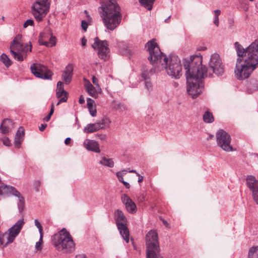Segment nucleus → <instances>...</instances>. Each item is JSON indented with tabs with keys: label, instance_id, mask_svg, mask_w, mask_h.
<instances>
[{
	"label": "nucleus",
	"instance_id": "1",
	"mask_svg": "<svg viewBox=\"0 0 258 258\" xmlns=\"http://www.w3.org/2000/svg\"><path fill=\"white\" fill-rule=\"evenodd\" d=\"M237 58L234 76L238 80L247 79L258 67V39L244 48L238 42L234 43Z\"/></svg>",
	"mask_w": 258,
	"mask_h": 258
},
{
	"label": "nucleus",
	"instance_id": "2",
	"mask_svg": "<svg viewBox=\"0 0 258 258\" xmlns=\"http://www.w3.org/2000/svg\"><path fill=\"white\" fill-rule=\"evenodd\" d=\"M149 52L148 59L155 68L154 72L165 69L167 74L175 79H179L182 75L180 60L176 55L168 58L160 50L157 43L152 40L146 44Z\"/></svg>",
	"mask_w": 258,
	"mask_h": 258
},
{
	"label": "nucleus",
	"instance_id": "3",
	"mask_svg": "<svg viewBox=\"0 0 258 258\" xmlns=\"http://www.w3.org/2000/svg\"><path fill=\"white\" fill-rule=\"evenodd\" d=\"M187 82V92L195 98L200 94L203 88L202 81L205 77V72L201 70V58L196 57L192 62L183 60Z\"/></svg>",
	"mask_w": 258,
	"mask_h": 258
},
{
	"label": "nucleus",
	"instance_id": "4",
	"mask_svg": "<svg viewBox=\"0 0 258 258\" xmlns=\"http://www.w3.org/2000/svg\"><path fill=\"white\" fill-rule=\"evenodd\" d=\"M196 57L201 58V70L205 72V77H212L213 74L218 76H222L224 73V68L222 60L218 53H213L211 55L209 61L208 69L202 64V56L201 55L191 56L189 58H185L184 60H189L192 62Z\"/></svg>",
	"mask_w": 258,
	"mask_h": 258
},
{
	"label": "nucleus",
	"instance_id": "5",
	"mask_svg": "<svg viewBox=\"0 0 258 258\" xmlns=\"http://www.w3.org/2000/svg\"><path fill=\"white\" fill-rule=\"evenodd\" d=\"M52 243L57 250L63 252L70 253L75 250V244L73 238L64 228L52 237Z\"/></svg>",
	"mask_w": 258,
	"mask_h": 258
},
{
	"label": "nucleus",
	"instance_id": "6",
	"mask_svg": "<svg viewBox=\"0 0 258 258\" xmlns=\"http://www.w3.org/2000/svg\"><path fill=\"white\" fill-rule=\"evenodd\" d=\"M120 10L119 7L115 6L113 4L103 8L101 17L108 29L112 31L119 25L121 20Z\"/></svg>",
	"mask_w": 258,
	"mask_h": 258
},
{
	"label": "nucleus",
	"instance_id": "7",
	"mask_svg": "<svg viewBox=\"0 0 258 258\" xmlns=\"http://www.w3.org/2000/svg\"><path fill=\"white\" fill-rule=\"evenodd\" d=\"M147 258H159V242L158 234L151 230L146 236Z\"/></svg>",
	"mask_w": 258,
	"mask_h": 258
},
{
	"label": "nucleus",
	"instance_id": "8",
	"mask_svg": "<svg viewBox=\"0 0 258 258\" xmlns=\"http://www.w3.org/2000/svg\"><path fill=\"white\" fill-rule=\"evenodd\" d=\"M24 224L23 219L19 220L12 227L5 233L0 235V244L4 246H7L12 243L15 238L19 234Z\"/></svg>",
	"mask_w": 258,
	"mask_h": 258
},
{
	"label": "nucleus",
	"instance_id": "9",
	"mask_svg": "<svg viewBox=\"0 0 258 258\" xmlns=\"http://www.w3.org/2000/svg\"><path fill=\"white\" fill-rule=\"evenodd\" d=\"M31 51V45H24L17 40V38L14 39L10 45L11 53L15 59L19 61H23L26 56V53Z\"/></svg>",
	"mask_w": 258,
	"mask_h": 258
},
{
	"label": "nucleus",
	"instance_id": "10",
	"mask_svg": "<svg viewBox=\"0 0 258 258\" xmlns=\"http://www.w3.org/2000/svg\"><path fill=\"white\" fill-rule=\"evenodd\" d=\"M49 0H37L31 6L32 13L35 19L40 22L45 17L49 11Z\"/></svg>",
	"mask_w": 258,
	"mask_h": 258
},
{
	"label": "nucleus",
	"instance_id": "11",
	"mask_svg": "<svg viewBox=\"0 0 258 258\" xmlns=\"http://www.w3.org/2000/svg\"><path fill=\"white\" fill-rule=\"evenodd\" d=\"M116 224L119 233L126 243L129 242L130 233L125 224L126 219L122 212L117 210L115 213Z\"/></svg>",
	"mask_w": 258,
	"mask_h": 258
},
{
	"label": "nucleus",
	"instance_id": "12",
	"mask_svg": "<svg viewBox=\"0 0 258 258\" xmlns=\"http://www.w3.org/2000/svg\"><path fill=\"white\" fill-rule=\"evenodd\" d=\"M216 138L218 145L223 150L226 152L233 151V149L230 145V136L225 131L222 130H219L216 134Z\"/></svg>",
	"mask_w": 258,
	"mask_h": 258
},
{
	"label": "nucleus",
	"instance_id": "13",
	"mask_svg": "<svg viewBox=\"0 0 258 258\" xmlns=\"http://www.w3.org/2000/svg\"><path fill=\"white\" fill-rule=\"evenodd\" d=\"M31 72L36 77L51 80L52 73L45 66L40 63H33L30 67Z\"/></svg>",
	"mask_w": 258,
	"mask_h": 258
},
{
	"label": "nucleus",
	"instance_id": "14",
	"mask_svg": "<svg viewBox=\"0 0 258 258\" xmlns=\"http://www.w3.org/2000/svg\"><path fill=\"white\" fill-rule=\"evenodd\" d=\"M92 47L98 50V54L100 58L104 60L108 58L109 49L107 41H100L98 37H96L94 39V43L92 44Z\"/></svg>",
	"mask_w": 258,
	"mask_h": 258
},
{
	"label": "nucleus",
	"instance_id": "15",
	"mask_svg": "<svg viewBox=\"0 0 258 258\" xmlns=\"http://www.w3.org/2000/svg\"><path fill=\"white\" fill-rule=\"evenodd\" d=\"M246 185L252 192L253 199L258 205V180L252 175H248L246 177Z\"/></svg>",
	"mask_w": 258,
	"mask_h": 258
},
{
	"label": "nucleus",
	"instance_id": "16",
	"mask_svg": "<svg viewBox=\"0 0 258 258\" xmlns=\"http://www.w3.org/2000/svg\"><path fill=\"white\" fill-rule=\"evenodd\" d=\"M56 96L57 98L59 99V100L56 103V105H59L62 102L67 101L68 95L64 90L63 83L61 81H58L57 83Z\"/></svg>",
	"mask_w": 258,
	"mask_h": 258
},
{
	"label": "nucleus",
	"instance_id": "17",
	"mask_svg": "<svg viewBox=\"0 0 258 258\" xmlns=\"http://www.w3.org/2000/svg\"><path fill=\"white\" fill-rule=\"evenodd\" d=\"M121 201L125 205L127 211L133 213L136 211V205L133 200L126 195L123 194L121 196Z\"/></svg>",
	"mask_w": 258,
	"mask_h": 258
},
{
	"label": "nucleus",
	"instance_id": "18",
	"mask_svg": "<svg viewBox=\"0 0 258 258\" xmlns=\"http://www.w3.org/2000/svg\"><path fill=\"white\" fill-rule=\"evenodd\" d=\"M84 147L88 151L95 153H100L99 144L97 142L89 139H86L83 143Z\"/></svg>",
	"mask_w": 258,
	"mask_h": 258
},
{
	"label": "nucleus",
	"instance_id": "19",
	"mask_svg": "<svg viewBox=\"0 0 258 258\" xmlns=\"http://www.w3.org/2000/svg\"><path fill=\"white\" fill-rule=\"evenodd\" d=\"M73 73V66L71 64H68L62 72L61 76L62 80L66 84H68L71 82L72 79Z\"/></svg>",
	"mask_w": 258,
	"mask_h": 258
},
{
	"label": "nucleus",
	"instance_id": "20",
	"mask_svg": "<svg viewBox=\"0 0 258 258\" xmlns=\"http://www.w3.org/2000/svg\"><path fill=\"white\" fill-rule=\"evenodd\" d=\"M14 128V123L9 119H4L0 126L1 132L3 134H7L12 131Z\"/></svg>",
	"mask_w": 258,
	"mask_h": 258
},
{
	"label": "nucleus",
	"instance_id": "21",
	"mask_svg": "<svg viewBox=\"0 0 258 258\" xmlns=\"http://www.w3.org/2000/svg\"><path fill=\"white\" fill-rule=\"evenodd\" d=\"M24 131L23 127H20L16 134L14 145L17 148H19L23 140Z\"/></svg>",
	"mask_w": 258,
	"mask_h": 258
},
{
	"label": "nucleus",
	"instance_id": "22",
	"mask_svg": "<svg viewBox=\"0 0 258 258\" xmlns=\"http://www.w3.org/2000/svg\"><path fill=\"white\" fill-rule=\"evenodd\" d=\"M99 126L97 121L94 123H89L84 127L83 131L87 134L93 133L100 130Z\"/></svg>",
	"mask_w": 258,
	"mask_h": 258
},
{
	"label": "nucleus",
	"instance_id": "23",
	"mask_svg": "<svg viewBox=\"0 0 258 258\" xmlns=\"http://www.w3.org/2000/svg\"><path fill=\"white\" fill-rule=\"evenodd\" d=\"M85 89L89 95L92 97L96 98L98 97V91L90 82L85 84Z\"/></svg>",
	"mask_w": 258,
	"mask_h": 258
},
{
	"label": "nucleus",
	"instance_id": "24",
	"mask_svg": "<svg viewBox=\"0 0 258 258\" xmlns=\"http://www.w3.org/2000/svg\"><path fill=\"white\" fill-rule=\"evenodd\" d=\"M258 90V83L255 79H251L247 84V91L250 93H253Z\"/></svg>",
	"mask_w": 258,
	"mask_h": 258
},
{
	"label": "nucleus",
	"instance_id": "25",
	"mask_svg": "<svg viewBox=\"0 0 258 258\" xmlns=\"http://www.w3.org/2000/svg\"><path fill=\"white\" fill-rule=\"evenodd\" d=\"M100 130L104 129L105 128H109L110 124L111 123V120L107 116H104L101 120L97 121Z\"/></svg>",
	"mask_w": 258,
	"mask_h": 258
},
{
	"label": "nucleus",
	"instance_id": "26",
	"mask_svg": "<svg viewBox=\"0 0 258 258\" xmlns=\"http://www.w3.org/2000/svg\"><path fill=\"white\" fill-rule=\"evenodd\" d=\"M94 102V101L90 98L87 99V107L90 114L93 117L96 116L97 113L96 107L93 105Z\"/></svg>",
	"mask_w": 258,
	"mask_h": 258
},
{
	"label": "nucleus",
	"instance_id": "27",
	"mask_svg": "<svg viewBox=\"0 0 258 258\" xmlns=\"http://www.w3.org/2000/svg\"><path fill=\"white\" fill-rule=\"evenodd\" d=\"M56 44V38L52 35L51 33H50L49 37L47 40L42 42V45H45L47 47H52Z\"/></svg>",
	"mask_w": 258,
	"mask_h": 258
},
{
	"label": "nucleus",
	"instance_id": "28",
	"mask_svg": "<svg viewBox=\"0 0 258 258\" xmlns=\"http://www.w3.org/2000/svg\"><path fill=\"white\" fill-rule=\"evenodd\" d=\"M99 163L103 166L112 168L114 166V162L111 158H107L105 157H103L101 158L99 161Z\"/></svg>",
	"mask_w": 258,
	"mask_h": 258
},
{
	"label": "nucleus",
	"instance_id": "29",
	"mask_svg": "<svg viewBox=\"0 0 258 258\" xmlns=\"http://www.w3.org/2000/svg\"><path fill=\"white\" fill-rule=\"evenodd\" d=\"M156 0H139L140 4L148 10H151Z\"/></svg>",
	"mask_w": 258,
	"mask_h": 258
},
{
	"label": "nucleus",
	"instance_id": "30",
	"mask_svg": "<svg viewBox=\"0 0 258 258\" xmlns=\"http://www.w3.org/2000/svg\"><path fill=\"white\" fill-rule=\"evenodd\" d=\"M50 33V31L49 29H46L44 32H42L40 33L38 41L40 45H42V42L48 38Z\"/></svg>",
	"mask_w": 258,
	"mask_h": 258
},
{
	"label": "nucleus",
	"instance_id": "31",
	"mask_svg": "<svg viewBox=\"0 0 258 258\" xmlns=\"http://www.w3.org/2000/svg\"><path fill=\"white\" fill-rule=\"evenodd\" d=\"M248 258H258V246H252L249 249Z\"/></svg>",
	"mask_w": 258,
	"mask_h": 258
},
{
	"label": "nucleus",
	"instance_id": "32",
	"mask_svg": "<svg viewBox=\"0 0 258 258\" xmlns=\"http://www.w3.org/2000/svg\"><path fill=\"white\" fill-rule=\"evenodd\" d=\"M203 118L204 121L206 123H211L214 121V117L210 112L207 111L203 115Z\"/></svg>",
	"mask_w": 258,
	"mask_h": 258
},
{
	"label": "nucleus",
	"instance_id": "33",
	"mask_svg": "<svg viewBox=\"0 0 258 258\" xmlns=\"http://www.w3.org/2000/svg\"><path fill=\"white\" fill-rule=\"evenodd\" d=\"M0 60L7 68L9 67L12 64L11 60L5 53H3L1 55Z\"/></svg>",
	"mask_w": 258,
	"mask_h": 258
},
{
	"label": "nucleus",
	"instance_id": "34",
	"mask_svg": "<svg viewBox=\"0 0 258 258\" xmlns=\"http://www.w3.org/2000/svg\"><path fill=\"white\" fill-rule=\"evenodd\" d=\"M213 13H214V16L213 23L217 27H218L219 25V16L220 15V14L221 13V10H216L213 11Z\"/></svg>",
	"mask_w": 258,
	"mask_h": 258
},
{
	"label": "nucleus",
	"instance_id": "35",
	"mask_svg": "<svg viewBox=\"0 0 258 258\" xmlns=\"http://www.w3.org/2000/svg\"><path fill=\"white\" fill-rule=\"evenodd\" d=\"M9 194L18 198L21 196L20 193L14 187L12 186H8V194Z\"/></svg>",
	"mask_w": 258,
	"mask_h": 258
},
{
	"label": "nucleus",
	"instance_id": "36",
	"mask_svg": "<svg viewBox=\"0 0 258 258\" xmlns=\"http://www.w3.org/2000/svg\"><path fill=\"white\" fill-rule=\"evenodd\" d=\"M136 198L139 202H143L146 200V194L145 192H140Z\"/></svg>",
	"mask_w": 258,
	"mask_h": 258
},
{
	"label": "nucleus",
	"instance_id": "37",
	"mask_svg": "<svg viewBox=\"0 0 258 258\" xmlns=\"http://www.w3.org/2000/svg\"><path fill=\"white\" fill-rule=\"evenodd\" d=\"M19 198V202L18 203V208L20 211H22L24 207V200L23 197L20 196Z\"/></svg>",
	"mask_w": 258,
	"mask_h": 258
},
{
	"label": "nucleus",
	"instance_id": "38",
	"mask_svg": "<svg viewBox=\"0 0 258 258\" xmlns=\"http://www.w3.org/2000/svg\"><path fill=\"white\" fill-rule=\"evenodd\" d=\"M145 86L147 91L150 93L153 90V86L152 83L148 80L145 81Z\"/></svg>",
	"mask_w": 258,
	"mask_h": 258
},
{
	"label": "nucleus",
	"instance_id": "39",
	"mask_svg": "<svg viewBox=\"0 0 258 258\" xmlns=\"http://www.w3.org/2000/svg\"><path fill=\"white\" fill-rule=\"evenodd\" d=\"M126 170H124L121 171H118L116 172V175L118 177L119 181L122 182V181H123V175L126 174Z\"/></svg>",
	"mask_w": 258,
	"mask_h": 258
},
{
	"label": "nucleus",
	"instance_id": "40",
	"mask_svg": "<svg viewBox=\"0 0 258 258\" xmlns=\"http://www.w3.org/2000/svg\"><path fill=\"white\" fill-rule=\"evenodd\" d=\"M141 76L145 81L148 80L150 78L148 72L145 70L142 71Z\"/></svg>",
	"mask_w": 258,
	"mask_h": 258
},
{
	"label": "nucleus",
	"instance_id": "41",
	"mask_svg": "<svg viewBox=\"0 0 258 258\" xmlns=\"http://www.w3.org/2000/svg\"><path fill=\"white\" fill-rule=\"evenodd\" d=\"M34 24V21L32 19H28L26 20L23 24V27L24 28H27L29 26H33Z\"/></svg>",
	"mask_w": 258,
	"mask_h": 258
},
{
	"label": "nucleus",
	"instance_id": "42",
	"mask_svg": "<svg viewBox=\"0 0 258 258\" xmlns=\"http://www.w3.org/2000/svg\"><path fill=\"white\" fill-rule=\"evenodd\" d=\"M34 222H35V226L38 228V229L39 230V233H42L43 229H42V227L41 224L40 223V222L37 219L35 220Z\"/></svg>",
	"mask_w": 258,
	"mask_h": 258
},
{
	"label": "nucleus",
	"instance_id": "43",
	"mask_svg": "<svg viewBox=\"0 0 258 258\" xmlns=\"http://www.w3.org/2000/svg\"><path fill=\"white\" fill-rule=\"evenodd\" d=\"M3 144L6 146H9L11 144L10 141L8 138L4 137L1 139Z\"/></svg>",
	"mask_w": 258,
	"mask_h": 258
},
{
	"label": "nucleus",
	"instance_id": "44",
	"mask_svg": "<svg viewBox=\"0 0 258 258\" xmlns=\"http://www.w3.org/2000/svg\"><path fill=\"white\" fill-rule=\"evenodd\" d=\"M121 53L124 55H130L131 54V51L128 46H125V50L123 49L121 50Z\"/></svg>",
	"mask_w": 258,
	"mask_h": 258
},
{
	"label": "nucleus",
	"instance_id": "45",
	"mask_svg": "<svg viewBox=\"0 0 258 258\" xmlns=\"http://www.w3.org/2000/svg\"><path fill=\"white\" fill-rule=\"evenodd\" d=\"M88 23L85 20H82L81 22V26L82 29L86 31L88 28Z\"/></svg>",
	"mask_w": 258,
	"mask_h": 258
},
{
	"label": "nucleus",
	"instance_id": "46",
	"mask_svg": "<svg viewBox=\"0 0 258 258\" xmlns=\"http://www.w3.org/2000/svg\"><path fill=\"white\" fill-rule=\"evenodd\" d=\"M111 4H113L115 6L119 7L117 4L115 2V0H108L105 7H109Z\"/></svg>",
	"mask_w": 258,
	"mask_h": 258
},
{
	"label": "nucleus",
	"instance_id": "47",
	"mask_svg": "<svg viewBox=\"0 0 258 258\" xmlns=\"http://www.w3.org/2000/svg\"><path fill=\"white\" fill-rule=\"evenodd\" d=\"M92 82L94 85H95L98 87V90H101V89L99 88V86L98 84V79L95 76H93L92 77Z\"/></svg>",
	"mask_w": 258,
	"mask_h": 258
},
{
	"label": "nucleus",
	"instance_id": "48",
	"mask_svg": "<svg viewBox=\"0 0 258 258\" xmlns=\"http://www.w3.org/2000/svg\"><path fill=\"white\" fill-rule=\"evenodd\" d=\"M41 182L39 180H36L34 182V186H35L36 191L38 190V187L40 185Z\"/></svg>",
	"mask_w": 258,
	"mask_h": 258
},
{
	"label": "nucleus",
	"instance_id": "49",
	"mask_svg": "<svg viewBox=\"0 0 258 258\" xmlns=\"http://www.w3.org/2000/svg\"><path fill=\"white\" fill-rule=\"evenodd\" d=\"M35 248L37 250H41L42 249L41 244L40 242H37L35 244Z\"/></svg>",
	"mask_w": 258,
	"mask_h": 258
},
{
	"label": "nucleus",
	"instance_id": "50",
	"mask_svg": "<svg viewBox=\"0 0 258 258\" xmlns=\"http://www.w3.org/2000/svg\"><path fill=\"white\" fill-rule=\"evenodd\" d=\"M79 103L82 104L85 103V98L83 95H81L79 100Z\"/></svg>",
	"mask_w": 258,
	"mask_h": 258
},
{
	"label": "nucleus",
	"instance_id": "51",
	"mask_svg": "<svg viewBox=\"0 0 258 258\" xmlns=\"http://www.w3.org/2000/svg\"><path fill=\"white\" fill-rule=\"evenodd\" d=\"M47 126V124H42L40 126H39V130L41 132L43 131L45 128Z\"/></svg>",
	"mask_w": 258,
	"mask_h": 258
},
{
	"label": "nucleus",
	"instance_id": "52",
	"mask_svg": "<svg viewBox=\"0 0 258 258\" xmlns=\"http://www.w3.org/2000/svg\"><path fill=\"white\" fill-rule=\"evenodd\" d=\"M121 182L124 184V185L125 186V187L126 188H130V184L128 182H126V181H125L124 180L122 181Z\"/></svg>",
	"mask_w": 258,
	"mask_h": 258
},
{
	"label": "nucleus",
	"instance_id": "53",
	"mask_svg": "<svg viewBox=\"0 0 258 258\" xmlns=\"http://www.w3.org/2000/svg\"><path fill=\"white\" fill-rule=\"evenodd\" d=\"M86 43H87V40H86L84 37H83V38L82 39V41H81L82 45V46H85V45H86Z\"/></svg>",
	"mask_w": 258,
	"mask_h": 258
},
{
	"label": "nucleus",
	"instance_id": "54",
	"mask_svg": "<svg viewBox=\"0 0 258 258\" xmlns=\"http://www.w3.org/2000/svg\"><path fill=\"white\" fill-rule=\"evenodd\" d=\"M137 175L139 176L138 182H141L143 180V176H141L139 173H137Z\"/></svg>",
	"mask_w": 258,
	"mask_h": 258
},
{
	"label": "nucleus",
	"instance_id": "55",
	"mask_svg": "<svg viewBox=\"0 0 258 258\" xmlns=\"http://www.w3.org/2000/svg\"><path fill=\"white\" fill-rule=\"evenodd\" d=\"M40 233V239H39V241H38V242H40V244H42V243L43 242V240H42L43 232L42 233Z\"/></svg>",
	"mask_w": 258,
	"mask_h": 258
},
{
	"label": "nucleus",
	"instance_id": "56",
	"mask_svg": "<svg viewBox=\"0 0 258 258\" xmlns=\"http://www.w3.org/2000/svg\"><path fill=\"white\" fill-rule=\"evenodd\" d=\"M51 116L48 114V115L46 117L43 118V120L45 121H48L50 119Z\"/></svg>",
	"mask_w": 258,
	"mask_h": 258
},
{
	"label": "nucleus",
	"instance_id": "57",
	"mask_svg": "<svg viewBox=\"0 0 258 258\" xmlns=\"http://www.w3.org/2000/svg\"><path fill=\"white\" fill-rule=\"evenodd\" d=\"M71 141V139L70 138H67L64 141V143L66 145H68Z\"/></svg>",
	"mask_w": 258,
	"mask_h": 258
},
{
	"label": "nucleus",
	"instance_id": "58",
	"mask_svg": "<svg viewBox=\"0 0 258 258\" xmlns=\"http://www.w3.org/2000/svg\"><path fill=\"white\" fill-rule=\"evenodd\" d=\"M76 258H86V256L83 254L77 255Z\"/></svg>",
	"mask_w": 258,
	"mask_h": 258
},
{
	"label": "nucleus",
	"instance_id": "59",
	"mask_svg": "<svg viewBox=\"0 0 258 258\" xmlns=\"http://www.w3.org/2000/svg\"><path fill=\"white\" fill-rule=\"evenodd\" d=\"M53 105H52V106H51V109H50V112H49V114L50 115H51V116L52 115V114H53V112H54V110H53Z\"/></svg>",
	"mask_w": 258,
	"mask_h": 258
},
{
	"label": "nucleus",
	"instance_id": "60",
	"mask_svg": "<svg viewBox=\"0 0 258 258\" xmlns=\"http://www.w3.org/2000/svg\"><path fill=\"white\" fill-rule=\"evenodd\" d=\"M162 222H163V224H164L165 226H166V227H167V226H168V224L167 222V221H166L165 220H162Z\"/></svg>",
	"mask_w": 258,
	"mask_h": 258
},
{
	"label": "nucleus",
	"instance_id": "61",
	"mask_svg": "<svg viewBox=\"0 0 258 258\" xmlns=\"http://www.w3.org/2000/svg\"><path fill=\"white\" fill-rule=\"evenodd\" d=\"M170 18V16H169L167 19H166L165 20V21H165V23H168V22H169V21Z\"/></svg>",
	"mask_w": 258,
	"mask_h": 258
},
{
	"label": "nucleus",
	"instance_id": "62",
	"mask_svg": "<svg viewBox=\"0 0 258 258\" xmlns=\"http://www.w3.org/2000/svg\"><path fill=\"white\" fill-rule=\"evenodd\" d=\"M128 172H131V173H136V174H137V172H136V170H130Z\"/></svg>",
	"mask_w": 258,
	"mask_h": 258
},
{
	"label": "nucleus",
	"instance_id": "63",
	"mask_svg": "<svg viewBox=\"0 0 258 258\" xmlns=\"http://www.w3.org/2000/svg\"><path fill=\"white\" fill-rule=\"evenodd\" d=\"M85 13L87 14V11H85Z\"/></svg>",
	"mask_w": 258,
	"mask_h": 258
},
{
	"label": "nucleus",
	"instance_id": "64",
	"mask_svg": "<svg viewBox=\"0 0 258 258\" xmlns=\"http://www.w3.org/2000/svg\"><path fill=\"white\" fill-rule=\"evenodd\" d=\"M87 17H88V18H89V19H90V17H89V16H88V15H87Z\"/></svg>",
	"mask_w": 258,
	"mask_h": 258
}]
</instances>
